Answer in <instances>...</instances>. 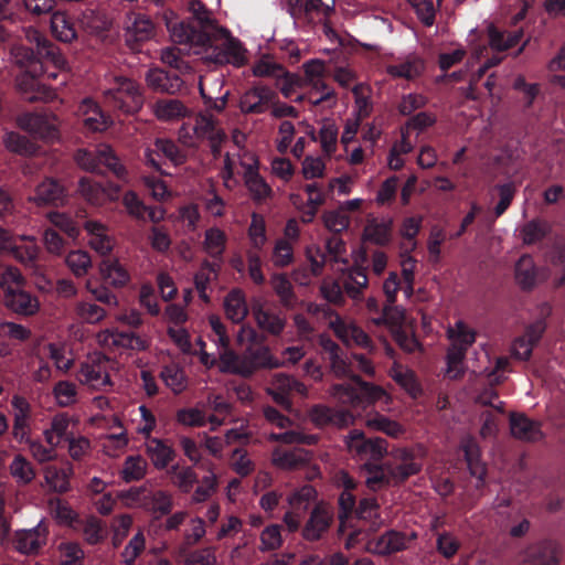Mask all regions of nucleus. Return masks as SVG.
<instances>
[{
    "label": "nucleus",
    "mask_w": 565,
    "mask_h": 565,
    "mask_svg": "<svg viewBox=\"0 0 565 565\" xmlns=\"http://www.w3.org/2000/svg\"><path fill=\"white\" fill-rule=\"evenodd\" d=\"M210 36L211 41L207 42V45L203 50L195 51V54H201L207 62L232 64L236 67H241L247 62L246 51L239 41L231 36L226 29L221 26Z\"/></svg>",
    "instance_id": "f257e3e1"
},
{
    "label": "nucleus",
    "mask_w": 565,
    "mask_h": 565,
    "mask_svg": "<svg viewBox=\"0 0 565 565\" xmlns=\"http://www.w3.org/2000/svg\"><path fill=\"white\" fill-rule=\"evenodd\" d=\"M109 87L103 93L105 103L125 114H135L143 105L139 84L125 76H109Z\"/></svg>",
    "instance_id": "f03ea898"
},
{
    "label": "nucleus",
    "mask_w": 565,
    "mask_h": 565,
    "mask_svg": "<svg viewBox=\"0 0 565 565\" xmlns=\"http://www.w3.org/2000/svg\"><path fill=\"white\" fill-rule=\"evenodd\" d=\"M447 335L450 347L447 352L446 374L450 379H458L463 373V360L476 341V332L463 321H457L447 329Z\"/></svg>",
    "instance_id": "7ed1b4c3"
},
{
    "label": "nucleus",
    "mask_w": 565,
    "mask_h": 565,
    "mask_svg": "<svg viewBox=\"0 0 565 565\" xmlns=\"http://www.w3.org/2000/svg\"><path fill=\"white\" fill-rule=\"evenodd\" d=\"M115 369V362L102 353H93L82 362L78 370V381L93 390L106 391L113 385L110 372Z\"/></svg>",
    "instance_id": "20e7f679"
},
{
    "label": "nucleus",
    "mask_w": 565,
    "mask_h": 565,
    "mask_svg": "<svg viewBox=\"0 0 565 565\" xmlns=\"http://www.w3.org/2000/svg\"><path fill=\"white\" fill-rule=\"evenodd\" d=\"M75 159L76 162L87 171H96L98 164L102 163L119 179H125L127 175L126 168L120 163L113 148L108 145H99L94 153L86 150H78Z\"/></svg>",
    "instance_id": "39448f33"
},
{
    "label": "nucleus",
    "mask_w": 565,
    "mask_h": 565,
    "mask_svg": "<svg viewBox=\"0 0 565 565\" xmlns=\"http://www.w3.org/2000/svg\"><path fill=\"white\" fill-rule=\"evenodd\" d=\"M192 129L194 137L188 136L184 126L180 130V139L186 146H195L196 140L207 139L211 142L213 151H217V147L225 139V132L220 127L217 120L209 114H199L195 117Z\"/></svg>",
    "instance_id": "423d86ee"
},
{
    "label": "nucleus",
    "mask_w": 565,
    "mask_h": 565,
    "mask_svg": "<svg viewBox=\"0 0 565 565\" xmlns=\"http://www.w3.org/2000/svg\"><path fill=\"white\" fill-rule=\"evenodd\" d=\"M18 125L23 130L41 139H55L57 137L60 121L53 113H29L18 118Z\"/></svg>",
    "instance_id": "0eeeda50"
},
{
    "label": "nucleus",
    "mask_w": 565,
    "mask_h": 565,
    "mask_svg": "<svg viewBox=\"0 0 565 565\" xmlns=\"http://www.w3.org/2000/svg\"><path fill=\"white\" fill-rule=\"evenodd\" d=\"M391 457L392 461L386 465L393 484H399L422 470V463L415 460L413 451L408 448H395L391 451Z\"/></svg>",
    "instance_id": "6e6552de"
},
{
    "label": "nucleus",
    "mask_w": 565,
    "mask_h": 565,
    "mask_svg": "<svg viewBox=\"0 0 565 565\" xmlns=\"http://www.w3.org/2000/svg\"><path fill=\"white\" fill-rule=\"evenodd\" d=\"M154 33L156 28L149 17L140 13L128 15V22L125 28V41L130 49L135 50L140 43L151 40Z\"/></svg>",
    "instance_id": "1a4fd4ad"
},
{
    "label": "nucleus",
    "mask_w": 565,
    "mask_h": 565,
    "mask_svg": "<svg viewBox=\"0 0 565 565\" xmlns=\"http://www.w3.org/2000/svg\"><path fill=\"white\" fill-rule=\"evenodd\" d=\"M330 326L335 335L347 345H358L370 351L374 349L372 340L367 333L353 321L337 317L330 322Z\"/></svg>",
    "instance_id": "9d476101"
},
{
    "label": "nucleus",
    "mask_w": 565,
    "mask_h": 565,
    "mask_svg": "<svg viewBox=\"0 0 565 565\" xmlns=\"http://www.w3.org/2000/svg\"><path fill=\"white\" fill-rule=\"evenodd\" d=\"M561 548L555 542L544 541L530 545L523 552L524 565H558Z\"/></svg>",
    "instance_id": "9b49d317"
},
{
    "label": "nucleus",
    "mask_w": 565,
    "mask_h": 565,
    "mask_svg": "<svg viewBox=\"0 0 565 565\" xmlns=\"http://www.w3.org/2000/svg\"><path fill=\"white\" fill-rule=\"evenodd\" d=\"M275 96V92L265 85L254 86L241 96L238 106L244 114H263Z\"/></svg>",
    "instance_id": "f8f14e48"
},
{
    "label": "nucleus",
    "mask_w": 565,
    "mask_h": 565,
    "mask_svg": "<svg viewBox=\"0 0 565 565\" xmlns=\"http://www.w3.org/2000/svg\"><path fill=\"white\" fill-rule=\"evenodd\" d=\"M332 521V510L324 503H318L302 529L306 541H318L328 531Z\"/></svg>",
    "instance_id": "ddd939ff"
},
{
    "label": "nucleus",
    "mask_w": 565,
    "mask_h": 565,
    "mask_svg": "<svg viewBox=\"0 0 565 565\" xmlns=\"http://www.w3.org/2000/svg\"><path fill=\"white\" fill-rule=\"evenodd\" d=\"M173 42L188 44L193 51L203 50L211 41L210 33L194 30L188 22L178 21L168 30Z\"/></svg>",
    "instance_id": "4468645a"
},
{
    "label": "nucleus",
    "mask_w": 565,
    "mask_h": 565,
    "mask_svg": "<svg viewBox=\"0 0 565 565\" xmlns=\"http://www.w3.org/2000/svg\"><path fill=\"white\" fill-rule=\"evenodd\" d=\"M47 529L42 523L15 533L14 546L22 554H34L46 543Z\"/></svg>",
    "instance_id": "2eb2a0df"
},
{
    "label": "nucleus",
    "mask_w": 565,
    "mask_h": 565,
    "mask_svg": "<svg viewBox=\"0 0 565 565\" xmlns=\"http://www.w3.org/2000/svg\"><path fill=\"white\" fill-rule=\"evenodd\" d=\"M510 430L514 438L527 443H535L544 437L540 423L530 419L524 414L512 413L510 415Z\"/></svg>",
    "instance_id": "dca6fc26"
},
{
    "label": "nucleus",
    "mask_w": 565,
    "mask_h": 565,
    "mask_svg": "<svg viewBox=\"0 0 565 565\" xmlns=\"http://www.w3.org/2000/svg\"><path fill=\"white\" fill-rule=\"evenodd\" d=\"M41 74H30L28 71L21 72L17 77V87L30 100H52L55 97V93L50 88L41 85L38 82V77Z\"/></svg>",
    "instance_id": "f3484780"
},
{
    "label": "nucleus",
    "mask_w": 565,
    "mask_h": 565,
    "mask_svg": "<svg viewBox=\"0 0 565 565\" xmlns=\"http://www.w3.org/2000/svg\"><path fill=\"white\" fill-rule=\"evenodd\" d=\"M544 330L545 327L542 322H536L526 328L524 334L516 338L512 343V355L522 361L529 360L534 345H536L542 338Z\"/></svg>",
    "instance_id": "a211bd4d"
},
{
    "label": "nucleus",
    "mask_w": 565,
    "mask_h": 565,
    "mask_svg": "<svg viewBox=\"0 0 565 565\" xmlns=\"http://www.w3.org/2000/svg\"><path fill=\"white\" fill-rule=\"evenodd\" d=\"M252 313L257 327L267 333L278 335L285 329L286 319L279 313L266 309L260 301H255L252 305Z\"/></svg>",
    "instance_id": "6ab92c4d"
},
{
    "label": "nucleus",
    "mask_w": 565,
    "mask_h": 565,
    "mask_svg": "<svg viewBox=\"0 0 565 565\" xmlns=\"http://www.w3.org/2000/svg\"><path fill=\"white\" fill-rule=\"evenodd\" d=\"M84 228L89 235L88 245L100 256H107L114 249L115 241L108 235L107 226L98 221H86Z\"/></svg>",
    "instance_id": "aec40b11"
},
{
    "label": "nucleus",
    "mask_w": 565,
    "mask_h": 565,
    "mask_svg": "<svg viewBox=\"0 0 565 565\" xmlns=\"http://www.w3.org/2000/svg\"><path fill=\"white\" fill-rule=\"evenodd\" d=\"M78 115L82 117L84 126L90 131H104L111 125L109 117L90 98L82 100L78 107Z\"/></svg>",
    "instance_id": "412c9836"
},
{
    "label": "nucleus",
    "mask_w": 565,
    "mask_h": 565,
    "mask_svg": "<svg viewBox=\"0 0 565 565\" xmlns=\"http://www.w3.org/2000/svg\"><path fill=\"white\" fill-rule=\"evenodd\" d=\"M4 303L10 310L22 316H33L40 309L38 298L21 289V287L6 292Z\"/></svg>",
    "instance_id": "4be33fe9"
},
{
    "label": "nucleus",
    "mask_w": 565,
    "mask_h": 565,
    "mask_svg": "<svg viewBox=\"0 0 565 565\" xmlns=\"http://www.w3.org/2000/svg\"><path fill=\"white\" fill-rule=\"evenodd\" d=\"M146 82L154 92L167 94H175L183 86V81L178 75H170L159 68L149 70L146 74Z\"/></svg>",
    "instance_id": "5701e85b"
},
{
    "label": "nucleus",
    "mask_w": 565,
    "mask_h": 565,
    "mask_svg": "<svg viewBox=\"0 0 565 565\" xmlns=\"http://www.w3.org/2000/svg\"><path fill=\"white\" fill-rule=\"evenodd\" d=\"M417 537L412 532L406 535L397 531H390L381 535L375 543V551L379 554H392L409 547L411 543Z\"/></svg>",
    "instance_id": "b1692460"
},
{
    "label": "nucleus",
    "mask_w": 565,
    "mask_h": 565,
    "mask_svg": "<svg viewBox=\"0 0 565 565\" xmlns=\"http://www.w3.org/2000/svg\"><path fill=\"white\" fill-rule=\"evenodd\" d=\"M425 71V62L417 55H408L399 63L387 65L386 73L394 78L414 81Z\"/></svg>",
    "instance_id": "393cba45"
},
{
    "label": "nucleus",
    "mask_w": 565,
    "mask_h": 565,
    "mask_svg": "<svg viewBox=\"0 0 565 565\" xmlns=\"http://www.w3.org/2000/svg\"><path fill=\"white\" fill-rule=\"evenodd\" d=\"M218 349V369L221 372L242 376L252 375V366L247 363L246 353L244 355H237L234 351L230 350L228 347Z\"/></svg>",
    "instance_id": "a878e982"
},
{
    "label": "nucleus",
    "mask_w": 565,
    "mask_h": 565,
    "mask_svg": "<svg viewBox=\"0 0 565 565\" xmlns=\"http://www.w3.org/2000/svg\"><path fill=\"white\" fill-rule=\"evenodd\" d=\"M223 307L227 319L234 323H241L248 313V306L243 290L232 289L223 300Z\"/></svg>",
    "instance_id": "bb28decb"
},
{
    "label": "nucleus",
    "mask_w": 565,
    "mask_h": 565,
    "mask_svg": "<svg viewBox=\"0 0 565 565\" xmlns=\"http://www.w3.org/2000/svg\"><path fill=\"white\" fill-rule=\"evenodd\" d=\"M99 274L105 281L115 288H122L130 280L129 273L116 258L104 259L99 264Z\"/></svg>",
    "instance_id": "cd10ccee"
},
{
    "label": "nucleus",
    "mask_w": 565,
    "mask_h": 565,
    "mask_svg": "<svg viewBox=\"0 0 565 565\" xmlns=\"http://www.w3.org/2000/svg\"><path fill=\"white\" fill-rule=\"evenodd\" d=\"M46 487L56 493H65L71 489L70 478L73 475L72 466L67 468H57L47 466L43 470Z\"/></svg>",
    "instance_id": "c85d7f7f"
},
{
    "label": "nucleus",
    "mask_w": 565,
    "mask_h": 565,
    "mask_svg": "<svg viewBox=\"0 0 565 565\" xmlns=\"http://www.w3.org/2000/svg\"><path fill=\"white\" fill-rule=\"evenodd\" d=\"M152 110L162 121H175L189 115V109L179 99H160L153 104Z\"/></svg>",
    "instance_id": "c756f323"
},
{
    "label": "nucleus",
    "mask_w": 565,
    "mask_h": 565,
    "mask_svg": "<svg viewBox=\"0 0 565 565\" xmlns=\"http://www.w3.org/2000/svg\"><path fill=\"white\" fill-rule=\"evenodd\" d=\"M146 451L158 469H164L174 458V450L171 446L159 438H147Z\"/></svg>",
    "instance_id": "7c9ffc66"
},
{
    "label": "nucleus",
    "mask_w": 565,
    "mask_h": 565,
    "mask_svg": "<svg viewBox=\"0 0 565 565\" xmlns=\"http://www.w3.org/2000/svg\"><path fill=\"white\" fill-rule=\"evenodd\" d=\"M63 199V186L53 179H46L36 186L34 196H31L29 200L38 205H46L57 204Z\"/></svg>",
    "instance_id": "2f4dec72"
},
{
    "label": "nucleus",
    "mask_w": 565,
    "mask_h": 565,
    "mask_svg": "<svg viewBox=\"0 0 565 565\" xmlns=\"http://www.w3.org/2000/svg\"><path fill=\"white\" fill-rule=\"evenodd\" d=\"M11 61L21 70L28 71L30 74H42L43 66L39 58L34 55L33 51L22 46L13 45L10 50Z\"/></svg>",
    "instance_id": "473e14b6"
},
{
    "label": "nucleus",
    "mask_w": 565,
    "mask_h": 565,
    "mask_svg": "<svg viewBox=\"0 0 565 565\" xmlns=\"http://www.w3.org/2000/svg\"><path fill=\"white\" fill-rule=\"evenodd\" d=\"M51 32L56 40L64 43H72L77 39L74 23L63 11H56L52 14Z\"/></svg>",
    "instance_id": "72a5a7b5"
},
{
    "label": "nucleus",
    "mask_w": 565,
    "mask_h": 565,
    "mask_svg": "<svg viewBox=\"0 0 565 565\" xmlns=\"http://www.w3.org/2000/svg\"><path fill=\"white\" fill-rule=\"evenodd\" d=\"M365 425L370 429L381 431L392 438H399L406 431L402 424L380 413L369 414L365 419Z\"/></svg>",
    "instance_id": "f704fd0d"
},
{
    "label": "nucleus",
    "mask_w": 565,
    "mask_h": 565,
    "mask_svg": "<svg viewBox=\"0 0 565 565\" xmlns=\"http://www.w3.org/2000/svg\"><path fill=\"white\" fill-rule=\"evenodd\" d=\"M514 277L522 289H531L536 284L537 273L534 260L529 255H523L515 264Z\"/></svg>",
    "instance_id": "c9c22d12"
},
{
    "label": "nucleus",
    "mask_w": 565,
    "mask_h": 565,
    "mask_svg": "<svg viewBox=\"0 0 565 565\" xmlns=\"http://www.w3.org/2000/svg\"><path fill=\"white\" fill-rule=\"evenodd\" d=\"M273 465L282 470H295L308 461V454L302 449L282 451L275 449L271 456Z\"/></svg>",
    "instance_id": "e433bc0d"
},
{
    "label": "nucleus",
    "mask_w": 565,
    "mask_h": 565,
    "mask_svg": "<svg viewBox=\"0 0 565 565\" xmlns=\"http://www.w3.org/2000/svg\"><path fill=\"white\" fill-rule=\"evenodd\" d=\"M352 381L360 387L362 402L367 404L381 403L385 406L391 405L392 396L382 386L362 381L360 376H352Z\"/></svg>",
    "instance_id": "4c0bfd02"
},
{
    "label": "nucleus",
    "mask_w": 565,
    "mask_h": 565,
    "mask_svg": "<svg viewBox=\"0 0 565 565\" xmlns=\"http://www.w3.org/2000/svg\"><path fill=\"white\" fill-rule=\"evenodd\" d=\"M178 556L182 558L183 565H217L216 550L206 546L191 552H186L184 546L178 551Z\"/></svg>",
    "instance_id": "58836bf2"
},
{
    "label": "nucleus",
    "mask_w": 565,
    "mask_h": 565,
    "mask_svg": "<svg viewBox=\"0 0 565 565\" xmlns=\"http://www.w3.org/2000/svg\"><path fill=\"white\" fill-rule=\"evenodd\" d=\"M462 449L471 476L482 481L486 477L487 469L484 463L480 460L479 446L472 438H466L462 441Z\"/></svg>",
    "instance_id": "ea45409f"
},
{
    "label": "nucleus",
    "mask_w": 565,
    "mask_h": 565,
    "mask_svg": "<svg viewBox=\"0 0 565 565\" xmlns=\"http://www.w3.org/2000/svg\"><path fill=\"white\" fill-rule=\"evenodd\" d=\"M41 249L38 244H18L11 248L9 254L24 267L30 268L34 274L39 271L38 259Z\"/></svg>",
    "instance_id": "a19ab883"
},
{
    "label": "nucleus",
    "mask_w": 565,
    "mask_h": 565,
    "mask_svg": "<svg viewBox=\"0 0 565 565\" xmlns=\"http://www.w3.org/2000/svg\"><path fill=\"white\" fill-rule=\"evenodd\" d=\"M245 186L252 200L256 203H265L273 196V189L267 181L258 173L243 175Z\"/></svg>",
    "instance_id": "79ce46f5"
},
{
    "label": "nucleus",
    "mask_w": 565,
    "mask_h": 565,
    "mask_svg": "<svg viewBox=\"0 0 565 565\" xmlns=\"http://www.w3.org/2000/svg\"><path fill=\"white\" fill-rule=\"evenodd\" d=\"M171 482L180 491L188 493L198 482V475L190 466L173 465L168 471Z\"/></svg>",
    "instance_id": "37998d69"
},
{
    "label": "nucleus",
    "mask_w": 565,
    "mask_h": 565,
    "mask_svg": "<svg viewBox=\"0 0 565 565\" xmlns=\"http://www.w3.org/2000/svg\"><path fill=\"white\" fill-rule=\"evenodd\" d=\"M247 363L252 366V374L258 369H277L284 365L285 362L279 361L273 356L269 349L266 347L256 350H248L246 352Z\"/></svg>",
    "instance_id": "c03bdc74"
},
{
    "label": "nucleus",
    "mask_w": 565,
    "mask_h": 565,
    "mask_svg": "<svg viewBox=\"0 0 565 565\" xmlns=\"http://www.w3.org/2000/svg\"><path fill=\"white\" fill-rule=\"evenodd\" d=\"M388 374L411 396L416 397L420 393V387L412 370L395 363Z\"/></svg>",
    "instance_id": "a18cd8bd"
},
{
    "label": "nucleus",
    "mask_w": 565,
    "mask_h": 565,
    "mask_svg": "<svg viewBox=\"0 0 565 565\" xmlns=\"http://www.w3.org/2000/svg\"><path fill=\"white\" fill-rule=\"evenodd\" d=\"M11 477L18 484H29L35 478V470L32 463L22 455H15L9 465Z\"/></svg>",
    "instance_id": "49530a36"
},
{
    "label": "nucleus",
    "mask_w": 565,
    "mask_h": 565,
    "mask_svg": "<svg viewBox=\"0 0 565 565\" xmlns=\"http://www.w3.org/2000/svg\"><path fill=\"white\" fill-rule=\"evenodd\" d=\"M391 237V222L390 221H367L364 231L363 239L376 245H384Z\"/></svg>",
    "instance_id": "de8ad7c7"
},
{
    "label": "nucleus",
    "mask_w": 565,
    "mask_h": 565,
    "mask_svg": "<svg viewBox=\"0 0 565 565\" xmlns=\"http://www.w3.org/2000/svg\"><path fill=\"white\" fill-rule=\"evenodd\" d=\"M188 10L192 18L199 23L202 31L213 33L221 26L216 23L213 13L199 0L189 2Z\"/></svg>",
    "instance_id": "09e8293b"
},
{
    "label": "nucleus",
    "mask_w": 565,
    "mask_h": 565,
    "mask_svg": "<svg viewBox=\"0 0 565 565\" xmlns=\"http://www.w3.org/2000/svg\"><path fill=\"white\" fill-rule=\"evenodd\" d=\"M70 427V418L65 414L55 415L50 427L43 431L44 439L49 446L58 447Z\"/></svg>",
    "instance_id": "8fccbe9b"
},
{
    "label": "nucleus",
    "mask_w": 565,
    "mask_h": 565,
    "mask_svg": "<svg viewBox=\"0 0 565 565\" xmlns=\"http://www.w3.org/2000/svg\"><path fill=\"white\" fill-rule=\"evenodd\" d=\"M217 278V267L209 262H203L200 269L194 276V285L200 298L204 302L210 301L207 288L212 281Z\"/></svg>",
    "instance_id": "3c124183"
},
{
    "label": "nucleus",
    "mask_w": 565,
    "mask_h": 565,
    "mask_svg": "<svg viewBox=\"0 0 565 565\" xmlns=\"http://www.w3.org/2000/svg\"><path fill=\"white\" fill-rule=\"evenodd\" d=\"M160 377L174 394L184 392L188 387V380L183 370L177 364H170L162 369Z\"/></svg>",
    "instance_id": "603ef678"
},
{
    "label": "nucleus",
    "mask_w": 565,
    "mask_h": 565,
    "mask_svg": "<svg viewBox=\"0 0 565 565\" xmlns=\"http://www.w3.org/2000/svg\"><path fill=\"white\" fill-rule=\"evenodd\" d=\"M352 93L354 96L353 115L360 118H366L373 109V104L371 102L372 88L364 83H360L352 88Z\"/></svg>",
    "instance_id": "864d4df0"
},
{
    "label": "nucleus",
    "mask_w": 565,
    "mask_h": 565,
    "mask_svg": "<svg viewBox=\"0 0 565 565\" xmlns=\"http://www.w3.org/2000/svg\"><path fill=\"white\" fill-rule=\"evenodd\" d=\"M417 19L425 26H433L441 0H407Z\"/></svg>",
    "instance_id": "5fc2aeb1"
},
{
    "label": "nucleus",
    "mask_w": 565,
    "mask_h": 565,
    "mask_svg": "<svg viewBox=\"0 0 565 565\" xmlns=\"http://www.w3.org/2000/svg\"><path fill=\"white\" fill-rule=\"evenodd\" d=\"M82 534L86 543L96 545L106 539L107 531L104 522L92 515L82 521Z\"/></svg>",
    "instance_id": "6e6d98bb"
},
{
    "label": "nucleus",
    "mask_w": 565,
    "mask_h": 565,
    "mask_svg": "<svg viewBox=\"0 0 565 565\" xmlns=\"http://www.w3.org/2000/svg\"><path fill=\"white\" fill-rule=\"evenodd\" d=\"M65 263L72 274L77 278L87 275L93 266L90 255L83 249L71 250L66 255Z\"/></svg>",
    "instance_id": "4d7b16f0"
},
{
    "label": "nucleus",
    "mask_w": 565,
    "mask_h": 565,
    "mask_svg": "<svg viewBox=\"0 0 565 565\" xmlns=\"http://www.w3.org/2000/svg\"><path fill=\"white\" fill-rule=\"evenodd\" d=\"M488 34L491 49L499 52L513 47L519 43L522 36L520 31L504 33L497 30L493 25H489Z\"/></svg>",
    "instance_id": "13d9d810"
},
{
    "label": "nucleus",
    "mask_w": 565,
    "mask_h": 565,
    "mask_svg": "<svg viewBox=\"0 0 565 565\" xmlns=\"http://www.w3.org/2000/svg\"><path fill=\"white\" fill-rule=\"evenodd\" d=\"M399 257V265L404 281L402 289L406 298H411L414 292L416 260L409 255V252H406L405 249H403Z\"/></svg>",
    "instance_id": "bf43d9fd"
},
{
    "label": "nucleus",
    "mask_w": 565,
    "mask_h": 565,
    "mask_svg": "<svg viewBox=\"0 0 565 565\" xmlns=\"http://www.w3.org/2000/svg\"><path fill=\"white\" fill-rule=\"evenodd\" d=\"M317 499V491L312 486L306 484L294 490L287 498L289 508L306 512L310 503Z\"/></svg>",
    "instance_id": "052dcab7"
},
{
    "label": "nucleus",
    "mask_w": 565,
    "mask_h": 565,
    "mask_svg": "<svg viewBox=\"0 0 565 565\" xmlns=\"http://www.w3.org/2000/svg\"><path fill=\"white\" fill-rule=\"evenodd\" d=\"M225 244L226 235L222 230L217 227H211L206 230L203 241V248L210 256H221L225 249Z\"/></svg>",
    "instance_id": "680f3d73"
},
{
    "label": "nucleus",
    "mask_w": 565,
    "mask_h": 565,
    "mask_svg": "<svg viewBox=\"0 0 565 565\" xmlns=\"http://www.w3.org/2000/svg\"><path fill=\"white\" fill-rule=\"evenodd\" d=\"M76 317L86 323H98L106 317V311L100 306L87 302L78 301L74 308Z\"/></svg>",
    "instance_id": "e2e57ef3"
},
{
    "label": "nucleus",
    "mask_w": 565,
    "mask_h": 565,
    "mask_svg": "<svg viewBox=\"0 0 565 565\" xmlns=\"http://www.w3.org/2000/svg\"><path fill=\"white\" fill-rule=\"evenodd\" d=\"M146 548V536L139 530L127 543L121 552V558L125 565H134L136 559Z\"/></svg>",
    "instance_id": "0e129e2a"
},
{
    "label": "nucleus",
    "mask_w": 565,
    "mask_h": 565,
    "mask_svg": "<svg viewBox=\"0 0 565 565\" xmlns=\"http://www.w3.org/2000/svg\"><path fill=\"white\" fill-rule=\"evenodd\" d=\"M147 462L140 456L127 457L121 470V478L126 482L137 481L146 475Z\"/></svg>",
    "instance_id": "69168bd1"
},
{
    "label": "nucleus",
    "mask_w": 565,
    "mask_h": 565,
    "mask_svg": "<svg viewBox=\"0 0 565 565\" xmlns=\"http://www.w3.org/2000/svg\"><path fill=\"white\" fill-rule=\"evenodd\" d=\"M365 482L371 490H380L384 487L393 484L390 478L387 465L372 466L366 468Z\"/></svg>",
    "instance_id": "338daca9"
},
{
    "label": "nucleus",
    "mask_w": 565,
    "mask_h": 565,
    "mask_svg": "<svg viewBox=\"0 0 565 565\" xmlns=\"http://www.w3.org/2000/svg\"><path fill=\"white\" fill-rule=\"evenodd\" d=\"M58 561L62 565H82L84 551L75 542H63L57 547Z\"/></svg>",
    "instance_id": "774afa93"
}]
</instances>
